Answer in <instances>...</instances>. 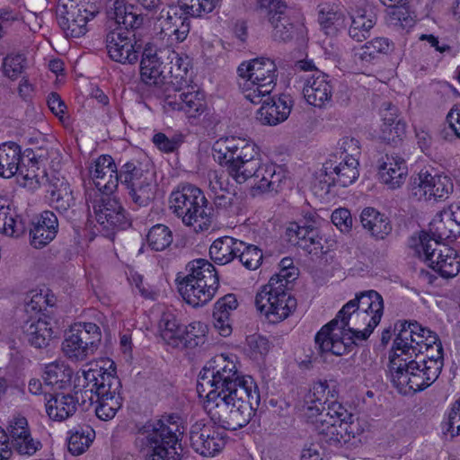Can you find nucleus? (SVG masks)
<instances>
[{
	"label": "nucleus",
	"instance_id": "1",
	"mask_svg": "<svg viewBox=\"0 0 460 460\" xmlns=\"http://www.w3.org/2000/svg\"><path fill=\"white\" fill-rule=\"evenodd\" d=\"M197 389L207 393L205 409L211 421L225 430L245 427L255 416L261 402L256 383L242 376L234 361L219 355L199 372Z\"/></svg>",
	"mask_w": 460,
	"mask_h": 460
},
{
	"label": "nucleus",
	"instance_id": "2",
	"mask_svg": "<svg viewBox=\"0 0 460 460\" xmlns=\"http://www.w3.org/2000/svg\"><path fill=\"white\" fill-rule=\"evenodd\" d=\"M84 380V388L79 392L82 399V406L93 405L96 402V416L102 420H110L114 418L122 405L120 396L121 383L118 376L102 368H90L83 372Z\"/></svg>",
	"mask_w": 460,
	"mask_h": 460
},
{
	"label": "nucleus",
	"instance_id": "3",
	"mask_svg": "<svg viewBox=\"0 0 460 460\" xmlns=\"http://www.w3.org/2000/svg\"><path fill=\"white\" fill-rule=\"evenodd\" d=\"M443 364L438 361H425L424 358L401 357L394 352L390 356L389 371L391 381L400 393L420 392L432 385L438 377Z\"/></svg>",
	"mask_w": 460,
	"mask_h": 460
},
{
	"label": "nucleus",
	"instance_id": "4",
	"mask_svg": "<svg viewBox=\"0 0 460 460\" xmlns=\"http://www.w3.org/2000/svg\"><path fill=\"white\" fill-rule=\"evenodd\" d=\"M187 274L178 273L175 281L182 298L193 307L202 306L214 297L219 287L216 268L205 259L190 261Z\"/></svg>",
	"mask_w": 460,
	"mask_h": 460
},
{
	"label": "nucleus",
	"instance_id": "5",
	"mask_svg": "<svg viewBox=\"0 0 460 460\" xmlns=\"http://www.w3.org/2000/svg\"><path fill=\"white\" fill-rule=\"evenodd\" d=\"M173 417L147 421L137 426V443L152 448V460H180L182 448L179 444L181 434Z\"/></svg>",
	"mask_w": 460,
	"mask_h": 460
},
{
	"label": "nucleus",
	"instance_id": "6",
	"mask_svg": "<svg viewBox=\"0 0 460 460\" xmlns=\"http://www.w3.org/2000/svg\"><path fill=\"white\" fill-rule=\"evenodd\" d=\"M170 208L183 224L195 231L208 230L215 218V209L208 206L203 191L192 184H181L169 198Z\"/></svg>",
	"mask_w": 460,
	"mask_h": 460
},
{
	"label": "nucleus",
	"instance_id": "7",
	"mask_svg": "<svg viewBox=\"0 0 460 460\" xmlns=\"http://www.w3.org/2000/svg\"><path fill=\"white\" fill-rule=\"evenodd\" d=\"M214 157L226 167L229 176L238 184L247 181V172L255 169L260 158L254 143L240 137L218 139L213 146Z\"/></svg>",
	"mask_w": 460,
	"mask_h": 460
},
{
	"label": "nucleus",
	"instance_id": "8",
	"mask_svg": "<svg viewBox=\"0 0 460 460\" xmlns=\"http://www.w3.org/2000/svg\"><path fill=\"white\" fill-rule=\"evenodd\" d=\"M277 66L270 58H259L242 63L237 69L239 86L244 97L259 104L276 86Z\"/></svg>",
	"mask_w": 460,
	"mask_h": 460
},
{
	"label": "nucleus",
	"instance_id": "9",
	"mask_svg": "<svg viewBox=\"0 0 460 460\" xmlns=\"http://www.w3.org/2000/svg\"><path fill=\"white\" fill-rule=\"evenodd\" d=\"M378 323L369 321L367 327L339 325L329 327L324 332V326L316 333L314 341L320 353L330 352L335 356H342L350 351L358 341H366L373 332Z\"/></svg>",
	"mask_w": 460,
	"mask_h": 460
},
{
	"label": "nucleus",
	"instance_id": "10",
	"mask_svg": "<svg viewBox=\"0 0 460 460\" xmlns=\"http://www.w3.org/2000/svg\"><path fill=\"white\" fill-rule=\"evenodd\" d=\"M99 0H58L56 13L59 26L66 37L80 38L86 24L99 13Z\"/></svg>",
	"mask_w": 460,
	"mask_h": 460
},
{
	"label": "nucleus",
	"instance_id": "11",
	"mask_svg": "<svg viewBox=\"0 0 460 460\" xmlns=\"http://www.w3.org/2000/svg\"><path fill=\"white\" fill-rule=\"evenodd\" d=\"M209 6L204 0H177L162 9L158 19L164 21L166 29L172 31L178 42H182L190 33V17L211 13Z\"/></svg>",
	"mask_w": 460,
	"mask_h": 460
},
{
	"label": "nucleus",
	"instance_id": "12",
	"mask_svg": "<svg viewBox=\"0 0 460 460\" xmlns=\"http://www.w3.org/2000/svg\"><path fill=\"white\" fill-rule=\"evenodd\" d=\"M277 283L272 280L262 286L254 301L256 308L273 323L285 320L296 308V298Z\"/></svg>",
	"mask_w": 460,
	"mask_h": 460
},
{
	"label": "nucleus",
	"instance_id": "13",
	"mask_svg": "<svg viewBox=\"0 0 460 460\" xmlns=\"http://www.w3.org/2000/svg\"><path fill=\"white\" fill-rule=\"evenodd\" d=\"M417 252L420 256L423 255L429 266L445 279L454 278L460 271V256L457 252L446 244L431 242L425 232L420 235Z\"/></svg>",
	"mask_w": 460,
	"mask_h": 460
},
{
	"label": "nucleus",
	"instance_id": "14",
	"mask_svg": "<svg viewBox=\"0 0 460 460\" xmlns=\"http://www.w3.org/2000/svg\"><path fill=\"white\" fill-rule=\"evenodd\" d=\"M102 341L100 327L93 323H77L71 326L62 349L73 360H84L93 355Z\"/></svg>",
	"mask_w": 460,
	"mask_h": 460
},
{
	"label": "nucleus",
	"instance_id": "15",
	"mask_svg": "<svg viewBox=\"0 0 460 460\" xmlns=\"http://www.w3.org/2000/svg\"><path fill=\"white\" fill-rule=\"evenodd\" d=\"M119 181L126 187L131 200L139 207L147 206L155 195L153 177L137 160L125 163L119 169Z\"/></svg>",
	"mask_w": 460,
	"mask_h": 460
},
{
	"label": "nucleus",
	"instance_id": "16",
	"mask_svg": "<svg viewBox=\"0 0 460 460\" xmlns=\"http://www.w3.org/2000/svg\"><path fill=\"white\" fill-rule=\"evenodd\" d=\"M353 415L349 413L340 402L332 401L327 407V414L317 420L315 430L322 439L330 445H338L346 442L353 430Z\"/></svg>",
	"mask_w": 460,
	"mask_h": 460
},
{
	"label": "nucleus",
	"instance_id": "17",
	"mask_svg": "<svg viewBox=\"0 0 460 460\" xmlns=\"http://www.w3.org/2000/svg\"><path fill=\"white\" fill-rule=\"evenodd\" d=\"M257 11L271 25V36L275 41L287 43L296 35L298 25L293 21L290 10L284 1L258 0Z\"/></svg>",
	"mask_w": 460,
	"mask_h": 460
},
{
	"label": "nucleus",
	"instance_id": "18",
	"mask_svg": "<svg viewBox=\"0 0 460 460\" xmlns=\"http://www.w3.org/2000/svg\"><path fill=\"white\" fill-rule=\"evenodd\" d=\"M89 210L92 208L96 221L107 230L125 228L128 223L120 202L110 194H89L86 199Z\"/></svg>",
	"mask_w": 460,
	"mask_h": 460
},
{
	"label": "nucleus",
	"instance_id": "19",
	"mask_svg": "<svg viewBox=\"0 0 460 460\" xmlns=\"http://www.w3.org/2000/svg\"><path fill=\"white\" fill-rule=\"evenodd\" d=\"M410 190L411 195L418 200L445 199L453 191V182L448 176L421 170L411 179Z\"/></svg>",
	"mask_w": 460,
	"mask_h": 460
},
{
	"label": "nucleus",
	"instance_id": "20",
	"mask_svg": "<svg viewBox=\"0 0 460 460\" xmlns=\"http://www.w3.org/2000/svg\"><path fill=\"white\" fill-rule=\"evenodd\" d=\"M143 41L133 31L111 30L106 36L109 57L120 64H135L143 49Z\"/></svg>",
	"mask_w": 460,
	"mask_h": 460
},
{
	"label": "nucleus",
	"instance_id": "21",
	"mask_svg": "<svg viewBox=\"0 0 460 460\" xmlns=\"http://www.w3.org/2000/svg\"><path fill=\"white\" fill-rule=\"evenodd\" d=\"M286 237L290 244L297 246L317 258L328 252V248L323 243V238L313 223H289L286 229Z\"/></svg>",
	"mask_w": 460,
	"mask_h": 460
},
{
	"label": "nucleus",
	"instance_id": "22",
	"mask_svg": "<svg viewBox=\"0 0 460 460\" xmlns=\"http://www.w3.org/2000/svg\"><path fill=\"white\" fill-rule=\"evenodd\" d=\"M399 325V333L394 341L393 350L402 356H416L424 352V332L427 328L422 327L417 322H398L395 323L397 329Z\"/></svg>",
	"mask_w": 460,
	"mask_h": 460
},
{
	"label": "nucleus",
	"instance_id": "23",
	"mask_svg": "<svg viewBox=\"0 0 460 460\" xmlns=\"http://www.w3.org/2000/svg\"><path fill=\"white\" fill-rule=\"evenodd\" d=\"M247 174V181L252 180V193L278 192L286 180L285 172L275 164H261L258 161L255 169Z\"/></svg>",
	"mask_w": 460,
	"mask_h": 460
},
{
	"label": "nucleus",
	"instance_id": "24",
	"mask_svg": "<svg viewBox=\"0 0 460 460\" xmlns=\"http://www.w3.org/2000/svg\"><path fill=\"white\" fill-rule=\"evenodd\" d=\"M348 4L351 21L349 35L361 42L370 37V31L376 22V14L367 0H349Z\"/></svg>",
	"mask_w": 460,
	"mask_h": 460
},
{
	"label": "nucleus",
	"instance_id": "25",
	"mask_svg": "<svg viewBox=\"0 0 460 460\" xmlns=\"http://www.w3.org/2000/svg\"><path fill=\"white\" fill-rule=\"evenodd\" d=\"M225 434L214 426L195 423L190 430V447L203 456H212L225 446Z\"/></svg>",
	"mask_w": 460,
	"mask_h": 460
},
{
	"label": "nucleus",
	"instance_id": "26",
	"mask_svg": "<svg viewBox=\"0 0 460 460\" xmlns=\"http://www.w3.org/2000/svg\"><path fill=\"white\" fill-rule=\"evenodd\" d=\"M132 4L124 0H113L106 8L107 26L111 30L133 31L143 24L144 18L134 11Z\"/></svg>",
	"mask_w": 460,
	"mask_h": 460
},
{
	"label": "nucleus",
	"instance_id": "27",
	"mask_svg": "<svg viewBox=\"0 0 460 460\" xmlns=\"http://www.w3.org/2000/svg\"><path fill=\"white\" fill-rule=\"evenodd\" d=\"M162 49H157L154 45L148 43L143 46L142 58L140 62L141 80L148 85H159L164 84L166 75H164L165 54H161Z\"/></svg>",
	"mask_w": 460,
	"mask_h": 460
},
{
	"label": "nucleus",
	"instance_id": "28",
	"mask_svg": "<svg viewBox=\"0 0 460 460\" xmlns=\"http://www.w3.org/2000/svg\"><path fill=\"white\" fill-rule=\"evenodd\" d=\"M333 86L329 75L320 70L305 78L303 94L306 102L318 108L332 102Z\"/></svg>",
	"mask_w": 460,
	"mask_h": 460
},
{
	"label": "nucleus",
	"instance_id": "29",
	"mask_svg": "<svg viewBox=\"0 0 460 460\" xmlns=\"http://www.w3.org/2000/svg\"><path fill=\"white\" fill-rule=\"evenodd\" d=\"M98 194H111L118 187L119 171L111 155H101L90 169Z\"/></svg>",
	"mask_w": 460,
	"mask_h": 460
},
{
	"label": "nucleus",
	"instance_id": "30",
	"mask_svg": "<svg viewBox=\"0 0 460 460\" xmlns=\"http://www.w3.org/2000/svg\"><path fill=\"white\" fill-rule=\"evenodd\" d=\"M164 107L172 111L184 112L188 118H198L207 110L204 94L196 92H181L177 90L174 94H168L164 98Z\"/></svg>",
	"mask_w": 460,
	"mask_h": 460
},
{
	"label": "nucleus",
	"instance_id": "31",
	"mask_svg": "<svg viewBox=\"0 0 460 460\" xmlns=\"http://www.w3.org/2000/svg\"><path fill=\"white\" fill-rule=\"evenodd\" d=\"M261 107L258 110L256 119L262 125L275 126L288 119L292 109V99L288 94L278 98H262Z\"/></svg>",
	"mask_w": 460,
	"mask_h": 460
},
{
	"label": "nucleus",
	"instance_id": "32",
	"mask_svg": "<svg viewBox=\"0 0 460 460\" xmlns=\"http://www.w3.org/2000/svg\"><path fill=\"white\" fill-rule=\"evenodd\" d=\"M334 155L323 164L325 176L332 181V184L347 187L358 177V161L354 157L349 159L340 158ZM331 184V182L329 183Z\"/></svg>",
	"mask_w": 460,
	"mask_h": 460
},
{
	"label": "nucleus",
	"instance_id": "33",
	"mask_svg": "<svg viewBox=\"0 0 460 460\" xmlns=\"http://www.w3.org/2000/svg\"><path fill=\"white\" fill-rule=\"evenodd\" d=\"M352 311H360L372 314L369 321L373 323H380L384 314V300L382 296L376 290H366L357 293L354 299L349 300L341 308V314Z\"/></svg>",
	"mask_w": 460,
	"mask_h": 460
},
{
	"label": "nucleus",
	"instance_id": "34",
	"mask_svg": "<svg viewBox=\"0 0 460 460\" xmlns=\"http://www.w3.org/2000/svg\"><path fill=\"white\" fill-rule=\"evenodd\" d=\"M383 124L380 138L388 144H396L406 132V124L398 119V109L389 102H385L380 109Z\"/></svg>",
	"mask_w": 460,
	"mask_h": 460
},
{
	"label": "nucleus",
	"instance_id": "35",
	"mask_svg": "<svg viewBox=\"0 0 460 460\" xmlns=\"http://www.w3.org/2000/svg\"><path fill=\"white\" fill-rule=\"evenodd\" d=\"M58 231L57 216L52 211H43L30 229L31 244L36 249H41L56 237Z\"/></svg>",
	"mask_w": 460,
	"mask_h": 460
},
{
	"label": "nucleus",
	"instance_id": "36",
	"mask_svg": "<svg viewBox=\"0 0 460 460\" xmlns=\"http://www.w3.org/2000/svg\"><path fill=\"white\" fill-rule=\"evenodd\" d=\"M359 221L362 227L376 240H384L393 230L389 217L375 208H365L360 215Z\"/></svg>",
	"mask_w": 460,
	"mask_h": 460
},
{
	"label": "nucleus",
	"instance_id": "37",
	"mask_svg": "<svg viewBox=\"0 0 460 460\" xmlns=\"http://www.w3.org/2000/svg\"><path fill=\"white\" fill-rule=\"evenodd\" d=\"M24 339L36 349L47 348L55 338L52 324L46 319L30 318L22 325Z\"/></svg>",
	"mask_w": 460,
	"mask_h": 460
},
{
	"label": "nucleus",
	"instance_id": "38",
	"mask_svg": "<svg viewBox=\"0 0 460 460\" xmlns=\"http://www.w3.org/2000/svg\"><path fill=\"white\" fill-rule=\"evenodd\" d=\"M237 306L238 301L234 294H227L216 302L213 312L214 326L221 336L227 337L232 333L230 316Z\"/></svg>",
	"mask_w": 460,
	"mask_h": 460
},
{
	"label": "nucleus",
	"instance_id": "39",
	"mask_svg": "<svg viewBox=\"0 0 460 460\" xmlns=\"http://www.w3.org/2000/svg\"><path fill=\"white\" fill-rule=\"evenodd\" d=\"M431 242L455 241L460 236V226L447 217L443 210L438 213L429 223V234L426 233Z\"/></svg>",
	"mask_w": 460,
	"mask_h": 460
},
{
	"label": "nucleus",
	"instance_id": "40",
	"mask_svg": "<svg viewBox=\"0 0 460 460\" xmlns=\"http://www.w3.org/2000/svg\"><path fill=\"white\" fill-rule=\"evenodd\" d=\"M78 397L71 394H56L46 403V411L50 419L62 421L73 416L78 405Z\"/></svg>",
	"mask_w": 460,
	"mask_h": 460
},
{
	"label": "nucleus",
	"instance_id": "41",
	"mask_svg": "<svg viewBox=\"0 0 460 460\" xmlns=\"http://www.w3.org/2000/svg\"><path fill=\"white\" fill-rule=\"evenodd\" d=\"M243 246V241L230 236H224L213 242L209 248V255L216 263L225 265L237 257Z\"/></svg>",
	"mask_w": 460,
	"mask_h": 460
},
{
	"label": "nucleus",
	"instance_id": "42",
	"mask_svg": "<svg viewBox=\"0 0 460 460\" xmlns=\"http://www.w3.org/2000/svg\"><path fill=\"white\" fill-rule=\"evenodd\" d=\"M22 161L21 146L13 141L0 144V176L9 179L18 173Z\"/></svg>",
	"mask_w": 460,
	"mask_h": 460
},
{
	"label": "nucleus",
	"instance_id": "43",
	"mask_svg": "<svg viewBox=\"0 0 460 460\" xmlns=\"http://www.w3.org/2000/svg\"><path fill=\"white\" fill-rule=\"evenodd\" d=\"M318 22L326 35L334 36L346 27L344 13L334 5H319Z\"/></svg>",
	"mask_w": 460,
	"mask_h": 460
},
{
	"label": "nucleus",
	"instance_id": "44",
	"mask_svg": "<svg viewBox=\"0 0 460 460\" xmlns=\"http://www.w3.org/2000/svg\"><path fill=\"white\" fill-rule=\"evenodd\" d=\"M48 193L49 205L60 213L66 212L75 205L73 191L66 181L58 180L53 182Z\"/></svg>",
	"mask_w": 460,
	"mask_h": 460
},
{
	"label": "nucleus",
	"instance_id": "45",
	"mask_svg": "<svg viewBox=\"0 0 460 460\" xmlns=\"http://www.w3.org/2000/svg\"><path fill=\"white\" fill-rule=\"evenodd\" d=\"M161 54H165V64L164 67L168 69V74L171 75V78L174 79L176 84H182V82L187 84V75L190 67L189 58H182L179 53L170 48L163 49Z\"/></svg>",
	"mask_w": 460,
	"mask_h": 460
},
{
	"label": "nucleus",
	"instance_id": "46",
	"mask_svg": "<svg viewBox=\"0 0 460 460\" xmlns=\"http://www.w3.org/2000/svg\"><path fill=\"white\" fill-rule=\"evenodd\" d=\"M73 370L63 362H53L45 367L42 375L45 386L63 389L70 384Z\"/></svg>",
	"mask_w": 460,
	"mask_h": 460
},
{
	"label": "nucleus",
	"instance_id": "47",
	"mask_svg": "<svg viewBox=\"0 0 460 460\" xmlns=\"http://www.w3.org/2000/svg\"><path fill=\"white\" fill-rule=\"evenodd\" d=\"M0 232L10 237H19L26 232V224L9 207L0 208Z\"/></svg>",
	"mask_w": 460,
	"mask_h": 460
},
{
	"label": "nucleus",
	"instance_id": "48",
	"mask_svg": "<svg viewBox=\"0 0 460 460\" xmlns=\"http://www.w3.org/2000/svg\"><path fill=\"white\" fill-rule=\"evenodd\" d=\"M183 328L184 325L180 324L175 316L171 314H163L159 322L162 339L172 347L181 346Z\"/></svg>",
	"mask_w": 460,
	"mask_h": 460
},
{
	"label": "nucleus",
	"instance_id": "49",
	"mask_svg": "<svg viewBox=\"0 0 460 460\" xmlns=\"http://www.w3.org/2000/svg\"><path fill=\"white\" fill-rule=\"evenodd\" d=\"M95 432L89 426L71 432L68 439V450L75 456L83 454L93 442Z\"/></svg>",
	"mask_w": 460,
	"mask_h": 460
},
{
	"label": "nucleus",
	"instance_id": "50",
	"mask_svg": "<svg viewBox=\"0 0 460 460\" xmlns=\"http://www.w3.org/2000/svg\"><path fill=\"white\" fill-rule=\"evenodd\" d=\"M208 326L201 322H193L183 328L181 346L196 348L205 343Z\"/></svg>",
	"mask_w": 460,
	"mask_h": 460
},
{
	"label": "nucleus",
	"instance_id": "51",
	"mask_svg": "<svg viewBox=\"0 0 460 460\" xmlns=\"http://www.w3.org/2000/svg\"><path fill=\"white\" fill-rule=\"evenodd\" d=\"M347 314H341V309L338 312L336 317L332 319L330 323L324 325V332L329 329V327L339 325L341 323V326H348L349 323L354 326L358 327H367L369 323V320L372 317V314L360 312V311H352L350 309Z\"/></svg>",
	"mask_w": 460,
	"mask_h": 460
},
{
	"label": "nucleus",
	"instance_id": "52",
	"mask_svg": "<svg viewBox=\"0 0 460 460\" xmlns=\"http://www.w3.org/2000/svg\"><path fill=\"white\" fill-rule=\"evenodd\" d=\"M146 241L152 250L164 251L172 243V234L168 226L158 224L149 230Z\"/></svg>",
	"mask_w": 460,
	"mask_h": 460
},
{
	"label": "nucleus",
	"instance_id": "53",
	"mask_svg": "<svg viewBox=\"0 0 460 460\" xmlns=\"http://www.w3.org/2000/svg\"><path fill=\"white\" fill-rule=\"evenodd\" d=\"M26 58L20 53L8 54L2 62L4 75L11 80H16L23 72Z\"/></svg>",
	"mask_w": 460,
	"mask_h": 460
},
{
	"label": "nucleus",
	"instance_id": "54",
	"mask_svg": "<svg viewBox=\"0 0 460 460\" xmlns=\"http://www.w3.org/2000/svg\"><path fill=\"white\" fill-rule=\"evenodd\" d=\"M379 177L383 183L390 189L400 187L407 174L406 165H398V167H387L379 169Z\"/></svg>",
	"mask_w": 460,
	"mask_h": 460
},
{
	"label": "nucleus",
	"instance_id": "55",
	"mask_svg": "<svg viewBox=\"0 0 460 460\" xmlns=\"http://www.w3.org/2000/svg\"><path fill=\"white\" fill-rule=\"evenodd\" d=\"M239 261L248 270H256L262 260L261 251L254 245L243 243V248L237 254Z\"/></svg>",
	"mask_w": 460,
	"mask_h": 460
},
{
	"label": "nucleus",
	"instance_id": "56",
	"mask_svg": "<svg viewBox=\"0 0 460 460\" xmlns=\"http://www.w3.org/2000/svg\"><path fill=\"white\" fill-rule=\"evenodd\" d=\"M19 165L18 173L23 176L24 179H33L37 176V171L40 169L39 159L32 149L27 148L22 154V161Z\"/></svg>",
	"mask_w": 460,
	"mask_h": 460
},
{
	"label": "nucleus",
	"instance_id": "57",
	"mask_svg": "<svg viewBox=\"0 0 460 460\" xmlns=\"http://www.w3.org/2000/svg\"><path fill=\"white\" fill-rule=\"evenodd\" d=\"M11 444L12 448L19 455L29 456L34 455L41 447V443L39 440H34L31 433L23 435L21 439L12 440Z\"/></svg>",
	"mask_w": 460,
	"mask_h": 460
},
{
	"label": "nucleus",
	"instance_id": "58",
	"mask_svg": "<svg viewBox=\"0 0 460 460\" xmlns=\"http://www.w3.org/2000/svg\"><path fill=\"white\" fill-rule=\"evenodd\" d=\"M310 402H317L320 405H328L329 397L334 398L333 391L330 390L327 381H320L314 385L312 394H309ZM332 402H330L331 403Z\"/></svg>",
	"mask_w": 460,
	"mask_h": 460
},
{
	"label": "nucleus",
	"instance_id": "59",
	"mask_svg": "<svg viewBox=\"0 0 460 460\" xmlns=\"http://www.w3.org/2000/svg\"><path fill=\"white\" fill-rule=\"evenodd\" d=\"M332 222L342 233H349L352 229L353 219L350 211L345 208H337L332 212Z\"/></svg>",
	"mask_w": 460,
	"mask_h": 460
},
{
	"label": "nucleus",
	"instance_id": "60",
	"mask_svg": "<svg viewBox=\"0 0 460 460\" xmlns=\"http://www.w3.org/2000/svg\"><path fill=\"white\" fill-rule=\"evenodd\" d=\"M153 143L160 151L172 153L179 148L181 139L180 137H168L164 133L159 132L154 135Z\"/></svg>",
	"mask_w": 460,
	"mask_h": 460
},
{
	"label": "nucleus",
	"instance_id": "61",
	"mask_svg": "<svg viewBox=\"0 0 460 460\" xmlns=\"http://www.w3.org/2000/svg\"><path fill=\"white\" fill-rule=\"evenodd\" d=\"M446 425L447 432L452 437L460 436V398L452 404Z\"/></svg>",
	"mask_w": 460,
	"mask_h": 460
},
{
	"label": "nucleus",
	"instance_id": "62",
	"mask_svg": "<svg viewBox=\"0 0 460 460\" xmlns=\"http://www.w3.org/2000/svg\"><path fill=\"white\" fill-rule=\"evenodd\" d=\"M298 270L296 267L291 269H280L279 271L273 275L269 281H278L277 285L288 291L291 288L292 283L296 279Z\"/></svg>",
	"mask_w": 460,
	"mask_h": 460
},
{
	"label": "nucleus",
	"instance_id": "63",
	"mask_svg": "<svg viewBox=\"0 0 460 460\" xmlns=\"http://www.w3.org/2000/svg\"><path fill=\"white\" fill-rule=\"evenodd\" d=\"M340 149L341 150L340 158L349 159L354 157L358 159L360 155L359 142L354 137H343L340 143Z\"/></svg>",
	"mask_w": 460,
	"mask_h": 460
},
{
	"label": "nucleus",
	"instance_id": "64",
	"mask_svg": "<svg viewBox=\"0 0 460 460\" xmlns=\"http://www.w3.org/2000/svg\"><path fill=\"white\" fill-rule=\"evenodd\" d=\"M367 48L372 49L375 55L388 54L394 49V43L389 39L385 37H376L370 41H367Z\"/></svg>",
	"mask_w": 460,
	"mask_h": 460
}]
</instances>
